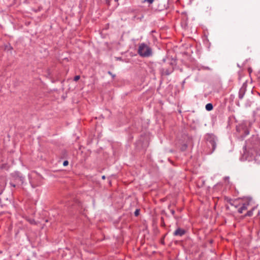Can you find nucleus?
<instances>
[{
  "mask_svg": "<svg viewBox=\"0 0 260 260\" xmlns=\"http://www.w3.org/2000/svg\"><path fill=\"white\" fill-rule=\"evenodd\" d=\"M161 67L159 69L161 76H169L174 71V67L176 65L175 61L173 59H163Z\"/></svg>",
  "mask_w": 260,
  "mask_h": 260,
  "instance_id": "nucleus-1",
  "label": "nucleus"
},
{
  "mask_svg": "<svg viewBox=\"0 0 260 260\" xmlns=\"http://www.w3.org/2000/svg\"><path fill=\"white\" fill-rule=\"evenodd\" d=\"M251 125L252 123L249 121H243L237 126V132L239 133L242 139L249 135Z\"/></svg>",
  "mask_w": 260,
  "mask_h": 260,
  "instance_id": "nucleus-2",
  "label": "nucleus"
},
{
  "mask_svg": "<svg viewBox=\"0 0 260 260\" xmlns=\"http://www.w3.org/2000/svg\"><path fill=\"white\" fill-rule=\"evenodd\" d=\"M246 147L249 150H253L258 154L260 152V139L256 136H253L247 142Z\"/></svg>",
  "mask_w": 260,
  "mask_h": 260,
  "instance_id": "nucleus-3",
  "label": "nucleus"
},
{
  "mask_svg": "<svg viewBox=\"0 0 260 260\" xmlns=\"http://www.w3.org/2000/svg\"><path fill=\"white\" fill-rule=\"evenodd\" d=\"M138 53L143 57H148L152 55L151 48L144 43L139 44Z\"/></svg>",
  "mask_w": 260,
  "mask_h": 260,
  "instance_id": "nucleus-4",
  "label": "nucleus"
},
{
  "mask_svg": "<svg viewBox=\"0 0 260 260\" xmlns=\"http://www.w3.org/2000/svg\"><path fill=\"white\" fill-rule=\"evenodd\" d=\"M34 176L33 178L30 181L31 186L33 188H35L37 186H39L43 184V178L41 175L39 174L36 172L33 173Z\"/></svg>",
  "mask_w": 260,
  "mask_h": 260,
  "instance_id": "nucleus-5",
  "label": "nucleus"
},
{
  "mask_svg": "<svg viewBox=\"0 0 260 260\" xmlns=\"http://www.w3.org/2000/svg\"><path fill=\"white\" fill-rule=\"evenodd\" d=\"M207 145L209 147H211L210 153H212L216 149V143L215 142V137L213 134H207L206 137Z\"/></svg>",
  "mask_w": 260,
  "mask_h": 260,
  "instance_id": "nucleus-6",
  "label": "nucleus"
},
{
  "mask_svg": "<svg viewBox=\"0 0 260 260\" xmlns=\"http://www.w3.org/2000/svg\"><path fill=\"white\" fill-rule=\"evenodd\" d=\"M251 200H247L244 202L242 203L238 209V212L239 213H242L243 211H245L248 209V206L250 205Z\"/></svg>",
  "mask_w": 260,
  "mask_h": 260,
  "instance_id": "nucleus-7",
  "label": "nucleus"
},
{
  "mask_svg": "<svg viewBox=\"0 0 260 260\" xmlns=\"http://www.w3.org/2000/svg\"><path fill=\"white\" fill-rule=\"evenodd\" d=\"M12 176L16 181L23 183L24 181V177L19 172H15L12 174Z\"/></svg>",
  "mask_w": 260,
  "mask_h": 260,
  "instance_id": "nucleus-8",
  "label": "nucleus"
},
{
  "mask_svg": "<svg viewBox=\"0 0 260 260\" xmlns=\"http://www.w3.org/2000/svg\"><path fill=\"white\" fill-rule=\"evenodd\" d=\"M246 91V85L243 84L242 87L240 88L239 91L238 97L239 99L241 100L243 98L245 92Z\"/></svg>",
  "mask_w": 260,
  "mask_h": 260,
  "instance_id": "nucleus-9",
  "label": "nucleus"
},
{
  "mask_svg": "<svg viewBox=\"0 0 260 260\" xmlns=\"http://www.w3.org/2000/svg\"><path fill=\"white\" fill-rule=\"evenodd\" d=\"M186 233V231L183 229H181L180 228H177L174 232L173 235L174 236H180L181 237L185 235Z\"/></svg>",
  "mask_w": 260,
  "mask_h": 260,
  "instance_id": "nucleus-10",
  "label": "nucleus"
},
{
  "mask_svg": "<svg viewBox=\"0 0 260 260\" xmlns=\"http://www.w3.org/2000/svg\"><path fill=\"white\" fill-rule=\"evenodd\" d=\"M255 207H252L251 209L248 211L247 213L245 214V216H249L250 217L253 215V211L255 209Z\"/></svg>",
  "mask_w": 260,
  "mask_h": 260,
  "instance_id": "nucleus-11",
  "label": "nucleus"
},
{
  "mask_svg": "<svg viewBox=\"0 0 260 260\" xmlns=\"http://www.w3.org/2000/svg\"><path fill=\"white\" fill-rule=\"evenodd\" d=\"M224 200L228 202V203H229L231 205L232 204H234V200L233 199H232L229 197H224Z\"/></svg>",
  "mask_w": 260,
  "mask_h": 260,
  "instance_id": "nucleus-12",
  "label": "nucleus"
},
{
  "mask_svg": "<svg viewBox=\"0 0 260 260\" xmlns=\"http://www.w3.org/2000/svg\"><path fill=\"white\" fill-rule=\"evenodd\" d=\"M205 108H206V109L207 111H211V110H212L213 109V105H212V104H211V103H208V104H207L206 105Z\"/></svg>",
  "mask_w": 260,
  "mask_h": 260,
  "instance_id": "nucleus-13",
  "label": "nucleus"
},
{
  "mask_svg": "<svg viewBox=\"0 0 260 260\" xmlns=\"http://www.w3.org/2000/svg\"><path fill=\"white\" fill-rule=\"evenodd\" d=\"M231 206L235 207L236 208H238L240 206V204L238 203V200H234V204H232Z\"/></svg>",
  "mask_w": 260,
  "mask_h": 260,
  "instance_id": "nucleus-14",
  "label": "nucleus"
},
{
  "mask_svg": "<svg viewBox=\"0 0 260 260\" xmlns=\"http://www.w3.org/2000/svg\"><path fill=\"white\" fill-rule=\"evenodd\" d=\"M160 220H161V223H160V225L161 226H165V220H164V218L163 217H161V218H160Z\"/></svg>",
  "mask_w": 260,
  "mask_h": 260,
  "instance_id": "nucleus-15",
  "label": "nucleus"
},
{
  "mask_svg": "<svg viewBox=\"0 0 260 260\" xmlns=\"http://www.w3.org/2000/svg\"><path fill=\"white\" fill-rule=\"evenodd\" d=\"M5 49H7L8 50H11L13 49V48L10 44H9V45L6 46Z\"/></svg>",
  "mask_w": 260,
  "mask_h": 260,
  "instance_id": "nucleus-16",
  "label": "nucleus"
},
{
  "mask_svg": "<svg viewBox=\"0 0 260 260\" xmlns=\"http://www.w3.org/2000/svg\"><path fill=\"white\" fill-rule=\"evenodd\" d=\"M80 78V76L79 75H77L74 77V81H78Z\"/></svg>",
  "mask_w": 260,
  "mask_h": 260,
  "instance_id": "nucleus-17",
  "label": "nucleus"
},
{
  "mask_svg": "<svg viewBox=\"0 0 260 260\" xmlns=\"http://www.w3.org/2000/svg\"><path fill=\"white\" fill-rule=\"evenodd\" d=\"M140 214V210L139 209H136V211L134 212V214L136 216H138Z\"/></svg>",
  "mask_w": 260,
  "mask_h": 260,
  "instance_id": "nucleus-18",
  "label": "nucleus"
},
{
  "mask_svg": "<svg viewBox=\"0 0 260 260\" xmlns=\"http://www.w3.org/2000/svg\"><path fill=\"white\" fill-rule=\"evenodd\" d=\"M108 74L112 76V79H114V78L115 77V75L113 74L111 71H108Z\"/></svg>",
  "mask_w": 260,
  "mask_h": 260,
  "instance_id": "nucleus-19",
  "label": "nucleus"
},
{
  "mask_svg": "<svg viewBox=\"0 0 260 260\" xmlns=\"http://www.w3.org/2000/svg\"><path fill=\"white\" fill-rule=\"evenodd\" d=\"M148 2L149 4H151L154 2V0H144L143 1V2Z\"/></svg>",
  "mask_w": 260,
  "mask_h": 260,
  "instance_id": "nucleus-20",
  "label": "nucleus"
},
{
  "mask_svg": "<svg viewBox=\"0 0 260 260\" xmlns=\"http://www.w3.org/2000/svg\"><path fill=\"white\" fill-rule=\"evenodd\" d=\"M69 164V161L68 160H64L63 162V165L64 166H67Z\"/></svg>",
  "mask_w": 260,
  "mask_h": 260,
  "instance_id": "nucleus-21",
  "label": "nucleus"
},
{
  "mask_svg": "<svg viewBox=\"0 0 260 260\" xmlns=\"http://www.w3.org/2000/svg\"><path fill=\"white\" fill-rule=\"evenodd\" d=\"M10 184L11 186L13 187H15L16 185L15 184H14L12 182H10Z\"/></svg>",
  "mask_w": 260,
  "mask_h": 260,
  "instance_id": "nucleus-22",
  "label": "nucleus"
},
{
  "mask_svg": "<svg viewBox=\"0 0 260 260\" xmlns=\"http://www.w3.org/2000/svg\"><path fill=\"white\" fill-rule=\"evenodd\" d=\"M171 213H172V214L173 215H174L175 214V211L174 210H172L171 211Z\"/></svg>",
  "mask_w": 260,
  "mask_h": 260,
  "instance_id": "nucleus-23",
  "label": "nucleus"
},
{
  "mask_svg": "<svg viewBox=\"0 0 260 260\" xmlns=\"http://www.w3.org/2000/svg\"><path fill=\"white\" fill-rule=\"evenodd\" d=\"M105 1L107 4H109L110 0H105Z\"/></svg>",
  "mask_w": 260,
  "mask_h": 260,
  "instance_id": "nucleus-24",
  "label": "nucleus"
},
{
  "mask_svg": "<svg viewBox=\"0 0 260 260\" xmlns=\"http://www.w3.org/2000/svg\"><path fill=\"white\" fill-rule=\"evenodd\" d=\"M229 177H225L224 178V180H229Z\"/></svg>",
  "mask_w": 260,
  "mask_h": 260,
  "instance_id": "nucleus-25",
  "label": "nucleus"
},
{
  "mask_svg": "<svg viewBox=\"0 0 260 260\" xmlns=\"http://www.w3.org/2000/svg\"><path fill=\"white\" fill-rule=\"evenodd\" d=\"M105 178H106V177H105V176H103L102 177V178L103 179H105Z\"/></svg>",
  "mask_w": 260,
  "mask_h": 260,
  "instance_id": "nucleus-26",
  "label": "nucleus"
},
{
  "mask_svg": "<svg viewBox=\"0 0 260 260\" xmlns=\"http://www.w3.org/2000/svg\"><path fill=\"white\" fill-rule=\"evenodd\" d=\"M206 69L207 70H210V69L209 67H206Z\"/></svg>",
  "mask_w": 260,
  "mask_h": 260,
  "instance_id": "nucleus-27",
  "label": "nucleus"
},
{
  "mask_svg": "<svg viewBox=\"0 0 260 260\" xmlns=\"http://www.w3.org/2000/svg\"><path fill=\"white\" fill-rule=\"evenodd\" d=\"M115 2H117L118 0H114Z\"/></svg>",
  "mask_w": 260,
  "mask_h": 260,
  "instance_id": "nucleus-28",
  "label": "nucleus"
},
{
  "mask_svg": "<svg viewBox=\"0 0 260 260\" xmlns=\"http://www.w3.org/2000/svg\"><path fill=\"white\" fill-rule=\"evenodd\" d=\"M33 221H34V220L33 221H31L30 222L32 223Z\"/></svg>",
  "mask_w": 260,
  "mask_h": 260,
  "instance_id": "nucleus-29",
  "label": "nucleus"
}]
</instances>
